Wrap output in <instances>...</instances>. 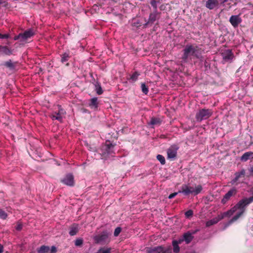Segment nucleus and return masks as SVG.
I'll return each mask as SVG.
<instances>
[{
    "label": "nucleus",
    "mask_w": 253,
    "mask_h": 253,
    "mask_svg": "<svg viewBox=\"0 0 253 253\" xmlns=\"http://www.w3.org/2000/svg\"><path fill=\"white\" fill-rule=\"evenodd\" d=\"M159 2L156 0H151L150 4L151 6L154 8V10H157V6Z\"/></svg>",
    "instance_id": "obj_33"
},
{
    "label": "nucleus",
    "mask_w": 253,
    "mask_h": 253,
    "mask_svg": "<svg viewBox=\"0 0 253 253\" xmlns=\"http://www.w3.org/2000/svg\"><path fill=\"white\" fill-rule=\"evenodd\" d=\"M50 250V248L48 246H42L40 248L38 249V253H47Z\"/></svg>",
    "instance_id": "obj_25"
},
{
    "label": "nucleus",
    "mask_w": 253,
    "mask_h": 253,
    "mask_svg": "<svg viewBox=\"0 0 253 253\" xmlns=\"http://www.w3.org/2000/svg\"><path fill=\"white\" fill-rule=\"evenodd\" d=\"M250 159H253V152H247L245 153L240 158L241 161L242 162H246Z\"/></svg>",
    "instance_id": "obj_19"
},
{
    "label": "nucleus",
    "mask_w": 253,
    "mask_h": 253,
    "mask_svg": "<svg viewBox=\"0 0 253 253\" xmlns=\"http://www.w3.org/2000/svg\"><path fill=\"white\" fill-rule=\"evenodd\" d=\"M242 21V20L239 15H232L229 18V22L234 28L237 27Z\"/></svg>",
    "instance_id": "obj_13"
},
{
    "label": "nucleus",
    "mask_w": 253,
    "mask_h": 253,
    "mask_svg": "<svg viewBox=\"0 0 253 253\" xmlns=\"http://www.w3.org/2000/svg\"><path fill=\"white\" fill-rule=\"evenodd\" d=\"M167 251L168 249L162 246L147 248L146 249V253H167Z\"/></svg>",
    "instance_id": "obj_9"
},
{
    "label": "nucleus",
    "mask_w": 253,
    "mask_h": 253,
    "mask_svg": "<svg viewBox=\"0 0 253 253\" xmlns=\"http://www.w3.org/2000/svg\"><path fill=\"white\" fill-rule=\"evenodd\" d=\"M61 181L67 185L73 186L74 185V177L72 174H68L62 179Z\"/></svg>",
    "instance_id": "obj_14"
},
{
    "label": "nucleus",
    "mask_w": 253,
    "mask_h": 253,
    "mask_svg": "<svg viewBox=\"0 0 253 253\" xmlns=\"http://www.w3.org/2000/svg\"><path fill=\"white\" fill-rule=\"evenodd\" d=\"M179 147L176 145H171L167 150L168 158L170 159H174L176 157L177 152Z\"/></svg>",
    "instance_id": "obj_10"
},
{
    "label": "nucleus",
    "mask_w": 253,
    "mask_h": 253,
    "mask_svg": "<svg viewBox=\"0 0 253 253\" xmlns=\"http://www.w3.org/2000/svg\"><path fill=\"white\" fill-rule=\"evenodd\" d=\"M201 49L198 46H194L192 44H187L183 50V54L182 59L184 62L187 61L188 59L191 56H194L199 58L201 53Z\"/></svg>",
    "instance_id": "obj_2"
},
{
    "label": "nucleus",
    "mask_w": 253,
    "mask_h": 253,
    "mask_svg": "<svg viewBox=\"0 0 253 253\" xmlns=\"http://www.w3.org/2000/svg\"><path fill=\"white\" fill-rule=\"evenodd\" d=\"M114 147V145L111 143L109 141H107L105 145L102 146L100 150V154L104 158H108L110 156H112L113 154H115Z\"/></svg>",
    "instance_id": "obj_4"
},
{
    "label": "nucleus",
    "mask_w": 253,
    "mask_h": 253,
    "mask_svg": "<svg viewBox=\"0 0 253 253\" xmlns=\"http://www.w3.org/2000/svg\"><path fill=\"white\" fill-rule=\"evenodd\" d=\"M83 243V240L82 238H78L75 241L76 246H80Z\"/></svg>",
    "instance_id": "obj_35"
},
{
    "label": "nucleus",
    "mask_w": 253,
    "mask_h": 253,
    "mask_svg": "<svg viewBox=\"0 0 253 253\" xmlns=\"http://www.w3.org/2000/svg\"><path fill=\"white\" fill-rule=\"evenodd\" d=\"M203 190V187L201 185H196L191 186L189 184H183L180 187L179 192L185 196L191 194L196 196L201 193Z\"/></svg>",
    "instance_id": "obj_3"
},
{
    "label": "nucleus",
    "mask_w": 253,
    "mask_h": 253,
    "mask_svg": "<svg viewBox=\"0 0 253 253\" xmlns=\"http://www.w3.org/2000/svg\"><path fill=\"white\" fill-rule=\"evenodd\" d=\"M69 58V53L65 52L62 55L61 61L62 63L65 62L68 60Z\"/></svg>",
    "instance_id": "obj_30"
},
{
    "label": "nucleus",
    "mask_w": 253,
    "mask_h": 253,
    "mask_svg": "<svg viewBox=\"0 0 253 253\" xmlns=\"http://www.w3.org/2000/svg\"><path fill=\"white\" fill-rule=\"evenodd\" d=\"M14 41L19 40L21 42V34H19L18 35L15 36L13 38Z\"/></svg>",
    "instance_id": "obj_40"
},
{
    "label": "nucleus",
    "mask_w": 253,
    "mask_h": 253,
    "mask_svg": "<svg viewBox=\"0 0 253 253\" xmlns=\"http://www.w3.org/2000/svg\"><path fill=\"white\" fill-rule=\"evenodd\" d=\"M10 35L8 34H1L0 33V39H7L9 38Z\"/></svg>",
    "instance_id": "obj_38"
},
{
    "label": "nucleus",
    "mask_w": 253,
    "mask_h": 253,
    "mask_svg": "<svg viewBox=\"0 0 253 253\" xmlns=\"http://www.w3.org/2000/svg\"><path fill=\"white\" fill-rule=\"evenodd\" d=\"M49 251H50V253H56L57 252L56 247L54 246H53L51 247Z\"/></svg>",
    "instance_id": "obj_41"
},
{
    "label": "nucleus",
    "mask_w": 253,
    "mask_h": 253,
    "mask_svg": "<svg viewBox=\"0 0 253 253\" xmlns=\"http://www.w3.org/2000/svg\"><path fill=\"white\" fill-rule=\"evenodd\" d=\"M193 214V211L191 210H189L185 212V215L186 218H189Z\"/></svg>",
    "instance_id": "obj_36"
},
{
    "label": "nucleus",
    "mask_w": 253,
    "mask_h": 253,
    "mask_svg": "<svg viewBox=\"0 0 253 253\" xmlns=\"http://www.w3.org/2000/svg\"><path fill=\"white\" fill-rule=\"evenodd\" d=\"M212 112L211 110L202 109L196 113L195 118L198 122H201L203 120H207L212 115Z\"/></svg>",
    "instance_id": "obj_6"
},
{
    "label": "nucleus",
    "mask_w": 253,
    "mask_h": 253,
    "mask_svg": "<svg viewBox=\"0 0 253 253\" xmlns=\"http://www.w3.org/2000/svg\"><path fill=\"white\" fill-rule=\"evenodd\" d=\"M15 229L17 231H20L22 229V225L20 223H18L15 226Z\"/></svg>",
    "instance_id": "obj_42"
},
{
    "label": "nucleus",
    "mask_w": 253,
    "mask_h": 253,
    "mask_svg": "<svg viewBox=\"0 0 253 253\" xmlns=\"http://www.w3.org/2000/svg\"><path fill=\"white\" fill-rule=\"evenodd\" d=\"M167 249H168V251H167V253H172L170 248H167Z\"/></svg>",
    "instance_id": "obj_45"
},
{
    "label": "nucleus",
    "mask_w": 253,
    "mask_h": 253,
    "mask_svg": "<svg viewBox=\"0 0 253 253\" xmlns=\"http://www.w3.org/2000/svg\"><path fill=\"white\" fill-rule=\"evenodd\" d=\"M157 160L160 162V163L164 165L166 163V160L165 157L160 154H159L157 156Z\"/></svg>",
    "instance_id": "obj_29"
},
{
    "label": "nucleus",
    "mask_w": 253,
    "mask_h": 253,
    "mask_svg": "<svg viewBox=\"0 0 253 253\" xmlns=\"http://www.w3.org/2000/svg\"><path fill=\"white\" fill-rule=\"evenodd\" d=\"M79 226L78 224H74L72 225V226L70 228V230L69 231V234L71 236L75 235L79 231Z\"/></svg>",
    "instance_id": "obj_22"
},
{
    "label": "nucleus",
    "mask_w": 253,
    "mask_h": 253,
    "mask_svg": "<svg viewBox=\"0 0 253 253\" xmlns=\"http://www.w3.org/2000/svg\"><path fill=\"white\" fill-rule=\"evenodd\" d=\"M237 193V190L235 188H232L227 193L225 194L223 198L221 200V203L223 204H226L230 198L235 195Z\"/></svg>",
    "instance_id": "obj_11"
},
{
    "label": "nucleus",
    "mask_w": 253,
    "mask_h": 253,
    "mask_svg": "<svg viewBox=\"0 0 253 253\" xmlns=\"http://www.w3.org/2000/svg\"><path fill=\"white\" fill-rule=\"evenodd\" d=\"M4 65L10 69H14L15 68L14 64L12 62L11 60H10L5 62L4 63Z\"/></svg>",
    "instance_id": "obj_28"
},
{
    "label": "nucleus",
    "mask_w": 253,
    "mask_h": 253,
    "mask_svg": "<svg viewBox=\"0 0 253 253\" xmlns=\"http://www.w3.org/2000/svg\"><path fill=\"white\" fill-rule=\"evenodd\" d=\"M58 111L53 112L50 115V117L53 121L57 120L60 123L62 122L63 119L65 118L66 112L61 108V106H58Z\"/></svg>",
    "instance_id": "obj_7"
},
{
    "label": "nucleus",
    "mask_w": 253,
    "mask_h": 253,
    "mask_svg": "<svg viewBox=\"0 0 253 253\" xmlns=\"http://www.w3.org/2000/svg\"><path fill=\"white\" fill-rule=\"evenodd\" d=\"M227 0H223V2L224 3V2H227Z\"/></svg>",
    "instance_id": "obj_46"
},
{
    "label": "nucleus",
    "mask_w": 253,
    "mask_h": 253,
    "mask_svg": "<svg viewBox=\"0 0 253 253\" xmlns=\"http://www.w3.org/2000/svg\"><path fill=\"white\" fill-rule=\"evenodd\" d=\"M245 174V170L244 169H242L241 171L236 172L235 173V177L233 179H232L231 181L232 184H234L237 180L242 176H244Z\"/></svg>",
    "instance_id": "obj_20"
},
{
    "label": "nucleus",
    "mask_w": 253,
    "mask_h": 253,
    "mask_svg": "<svg viewBox=\"0 0 253 253\" xmlns=\"http://www.w3.org/2000/svg\"><path fill=\"white\" fill-rule=\"evenodd\" d=\"M139 74L137 72H134L130 77V80L134 82H135L139 76Z\"/></svg>",
    "instance_id": "obj_32"
},
{
    "label": "nucleus",
    "mask_w": 253,
    "mask_h": 253,
    "mask_svg": "<svg viewBox=\"0 0 253 253\" xmlns=\"http://www.w3.org/2000/svg\"><path fill=\"white\" fill-rule=\"evenodd\" d=\"M162 123V120L159 118L153 117L148 123V125L153 128L155 126H160Z\"/></svg>",
    "instance_id": "obj_17"
},
{
    "label": "nucleus",
    "mask_w": 253,
    "mask_h": 253,
    "mask_svg": "<svg viewBox=\"0 0 253 253\" xmlns=\"http://www.w3.org/2000/svg\"><path fill=\"white\" fill-rule=\"evenodd\" d=\"M96 253H111V248H101Z\"/></svg>",
    "instance_id": "obj_27"
},
{
    "label": "nucleus",
    "mask_w": 253,
    "mask_h": 253,
    "mask_svg": "<svg viewBox=\"0 0 253 253\" xmlns=\"http://www.w3.org/2000/svg\"><path fill=\"white\" fill-rule=\"evenodd\" d=\"M89 106L91 108L97 109L98 106L97 98L93 97L91 98Z\"/></svg>",
    "instance_id": "obj_23"
},
{
    "label": "nucleus",
    "mask_w": 253,
    "mask_h": 253,
    "mask_svg": "<svg viewBox=\"0 0 253 253\" xmlns=\"http://www.w3.org/2000/svg\"><path fill=\"white\" fill-rule=\"evenodd\" d=\"M182 243V240L178 239L177 240H173L172 242V245L173 246V251L175 253H178L179 252L180 248L179 247V244Z\"/></svg>",
    "instance_id": "obj_21"
},
{
    "label": "nucleus",
    "mask_w": 253,
    "mask_h": 253,
    "mask_svg": "<svg viewBox=\"0 0 253 253\" xmlns=\"http://www.w3.org/2000/svg\"><path fill=\"white\" fill-rule=\"evenodd\" d=\"M193 238L192 234L189 232H186L183 235V237L179 238V240H181L182 242L185 241L186 244H189L191 242Z\"/></svg>",
    "instance_id": "obj_16"
},
{
    "label": "nucleus",
    "mask_w": 253,
    "mask_h": 253,
    "mask_svg": "<svg viewBox=\"0 0 253 253\" xmlns=\"http://www.w3.org/2000/svg\"><path fill=\"white\" fill-rule=\"evenodd\" d=\"M7 217V213L3 210L0 209V218L2 219H5Z\"/></svg>",
    "instance_id": "obj_34"
},
{
    "label": "nucleus",
    "mask_w": 253,
    "mask_h": 253,
    "mask_svg": "<svg viewBox=\"0 0 253 253\" xmlns=\"http://www.w3.org/2000/svg\"><path fill=\"white\" fill-rule=\"evenodd\" d=\"M218 4L217 0H207L206 3V6L209 9H213Z\"/></svg>",
    "instance_id": "obj_18"
},
{
    "label": "nucleus",
    "mask_w": 253,
    "mask_h": 253,
    "mask_svg": "<svg viewBox=\"0 0 253 253\" xmlns=\"http://www.w3.org/2000/svg\"><path fill=\"white\" fill-rule=\"evenodd\" d=\"M249 171H250V174L252 176H253V166L250 169H249Z\"/></svg>",
    "instance_id": "obj_43"
},
{
    "label": "nucleus",
    "mask_w": 253,
    "mask_h": 253,
    "mask_svg": "<svg viewBox=\"0 0 253 253\" xmlns=\"http://www.w3.org/2000/svg\"><path fill=\"white\" fill-rule=\"evenodd\" d=\"M179 193H181V192H179V191H178L177 192H174V193H173L172 194H170L169 196V199H171L173 198L175 196H176L177 194H178Z\"/></svg>",
    "instance_id": "obj_39"
},
{
    "label": "nucleus",
    "mask_w": 253,
    "mask_h": 253,
    "mask_svg": "<svg viewBox=\"0 0 253 253\" xmlns=\"http://www.w3.org/2000/svg\"><path fill=\"white\" fill-rule=\"evenodd\" d=\"M111 233L107 231H103L101 234L93 236V239L95 243L103 244L109 242V237Z\"/></svg>",
    "instance_id": "obj_5"
},
{
    "label": "nucleus",
    "mask_w": 253,
    "mask_h": 253,
    "mask_svg": "<svg viewBox=\"0 0 253 253\" xmlns=\"http://www.w3.org/2000/svg\"><path fill=\"white\" fill-rule=\"evenodd\" d=\"M3 252V247L1 245H0V253H2Z\"/></svg>",
    "instance_id": "obj_44"
},
{
    "label": "nucleus",
    "mask_w": 253,
    "mask_h": 253,
    "mask_svg": "<svg viewBox=\"0 0 253 253\" xmlns=\"http://www.w3.org/2000/svg\"><path fill=\"white\" fill-rule=\"evenodd\" d=\"M142 91L145 94H147L149 91L148 87L146 85L145 83H142L141 85Z\"/></svg>",
    "instance_id": "obj_31"
},
{
    "label": "nucleus",
    "mask_w": 253,
    "mask_h": 253,
    "mask_svg": "<svg viewBox=\"0 0 253 253\" xmlns=\"http://www.w3.org/2000/svg\"><path fill=\"white\" fill-rule=\"evenodd\" d=\"M21 35V42H26L27 40L31 39L35 35V32L33 29H29L25 31L22 33H20Z\"/></svg>",
    "instance_id": "obj_8"
},
{
    "label": "nucleus",
    "mask_w": 253,
    "mask_h": 253,
    "mask_svg": "<svg viewBox=\"0 0 253 253\" xmlns=\"http://www.w3.org/2000/svg\"><path fill=\"white\" fill-rule=\"evenodd\" d=\"M253 202V198L249 199L240 200L234 207L227 211L221 213L217 216L207 221L206 223L207 227L216 224L225 217L230 216L233 214L235 215L229 221L228 224H230L237 220L244 212L246 207L250 203Z\"/></svg>",
    "instance_id": "obj_1"
},
{
    "label": "nucleus",
    "mask_w": 253,
    "mask_h": 253,
    "mask_svg": "<svg viewBox=\"0 0 253 253\" xmlns=\"http://www.w3.org/2000/svg\"><path fill=\"white\" fill-rule=\"evenodd\" d=\"M94 85L95 89L96 91L97 94H98V95L102 94L103 93V90L100 83L97 82L94 84Z\"/></svg>",
    "instance_id": "obj_26"
},
{
    "label": "nucleus",
    "mask_w": 253,
    "mask_h": 253,
    "mask_svg": "<svg viewBox=\"0 0 253 253\" xmlns=\"http://www.w3.org/2000/svg\"><path fill=\"white\" fill-rule=\"evenodd\" d=\"M221 54L225 61H230L233 58V54L230 49L221 50Z\"/></svg>",
    "instance_id": "obj_12"
},
{
    "label": "nucleus",
    "mask_w": 253,
    "mask_h": 253,
    "mask_svg": "<svg viewBox=\"0 0 253 253\" xmlns=\"http://www.w3.org/2000/svg\"><path fill=\"white\" fill-rule=\"evenodd\" d=\"M121 231V227H117L115 230V231L114 232V235L115 236V237H117L119 235V234L120 233Z\"/></svg>",
    "instance_id": "obj_37"
},
{
    "label": "nucleus",
    "mask_w": 253,
    "mask_h": 253,
    "mask_svg": "<svg viewBox=\"0 0 253 253\" xmlns=\"http://www.w3.org/2000/svg\"><path fill=\"white\" fill-rule=\"evenodd\" d=\"M0 52L6 55H10L12 53L10 49L6 46H0Z\"/></svg>",
    "instance_id": "obj_24"
},
{
    "label": "nucleus",
    "mask_w": 253,
    "mask_h": 253,
    "mask_svg": "<svg viewBox=\"0 0 253 253\" xmlns=\"http://www.w3.org/2000/svg\"><path fill=\"white\" fill-rule=\"evenodd\" d=\"M159 13L157 10H154L153 12L150 14L148 21L145 24V26L149 24H152L156 20Z\"/></svg>",
    "instance_id": "obj_15"
}]
</instances>
